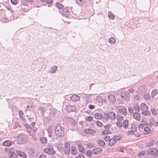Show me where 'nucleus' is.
<instances>
[{
    "label": "nucleus",
    "mask_w": 158,
    "mask_h": 158,
    "mask_svg": "<svg viewBox=\"0 0 158 158\" xmlns=\"http://www.w3.org/2000/svg\"><path fill=\"white\" fill-rule=\"evenodd\" d=\"M96 125L97 127H101L103 126L102 123L99 121H97L96 122Z\"/></svg>",
    "instance_id": "obj_54"
},
{
    "label": "nucleus",
    "mask_w": 158,
    "mask_h": 158,
    "mask_svg": "<svg viewBox=\"0 0 158 158\" xmlns=\"http://www.w3.org/2000/svg\"><path fill=\"white\" fill-rule=\"evenodd\" d=\"M50 114L53 117H54L57 113V110L55 108H52L50 109Z\"/></svg>",
    "instance_id": "obj_30"
},
{
    "label": "nucleus",
    "mask_w": 158,
    "mask_h": 158,
    "mask_svg": "<svg viewBox=\"0 0 158 158\" xmlns=\"http://www.w3.org/2000/svg\"><path fill=\"white\" fill-rule=\"evenodd\" d=\"M111 127V125L110 124H107L104 126L105 129L106 130H108Z\"/></svg>",
    "instance_id": "obj_50"
},
{
    "label": "nucleus",
    "mask_w": 158,
    "mask_h": 158,
    "mask_svg": "<svg viewBox=\"0 0 158 158\" xmlns=\"http://www.w3.org/2000/svg\"><path fill=\"white\" fill-rule=\"evenodd\" d=\"M97 143L101 147H104L105 145V143L102 139H98L97 141Z\"/></svg>",
    "instance_id": "obj_27"
},
{
    "label": "nucleus",
    "mask_w": 158,
    "mask_h": 158,
    "mask_svg": "<svg viewBox=\"0 0 158 158\" xmlns=\"http://www.w3.org/2000/svg\"><path fill=\"white\" fill-rule=\"evenodd\" d=\"M133 108L135 111H140L139 107L137 105L133 106Z\"/></svg>",
    "instance_id": "obj_48"
},
{
    "label": "nucleus",
    "mask_w": 158,
    "mask_h": 158,
    "mask_svg": "<svg viewBox=\"0 0 158 158\" xmlns=\"http://www.w3.org/2000/svg\"><path fill=\"white\" fill-rule=\"evenodd\" d=\"M33 0H21V4L23 6H27L29 3L31 5L34 3Z\"/></svg>",
    "instance_id": "obj_12"
},
{
    "label": "nucleus",
    "mask_w": 158,
    "mask_h": 158,
    "mask_svg": "<svg viewBox=\"0 0 158 158\" xmlns=\"http://www.w3.org/2000/svg\"><path fill=\"white\" fill-rule=\"evenodd\" d=\"M40 142L42 144H45L47 142V139L46 138L41 137L40 138Z\"/></svg>",
    "instance_id": "obj_36"
},
{
    "label": "nucleus",
    "mask_w": 158,
    "mask_h": 158,
    "mask_svg": "<svg viewBox=\"0 0 158 158\" xmlns=\"http://www.w3.org/2000/svg\"><path fill=\"white\" fill-rule=\"evenodd\" d=\"M104 115V119H106V120L108 118L112 120H114L116 118L115 114L113 112L109 111L107 113H105Z\"/></svg>",
    "instance_id": "obj_4"
},
{
    "label": "nucleus",
    "mask_w": 158,
    "mask_h": 158,
    "mask_svg": "<svg viewBox=\"0 0 158 158\" xmlns=\"http://www.w3.org/2000/svg\"><path fill=\"white\" fill-rule=\"evenodd\" d=\"M122 136H119L118 135L114 136L113 138L115 139L116 142L117 140H120L122 138Z\"/></svg>",
    "instance_id": "obj_49"
},
{
    "label": "nucleus",
    "mask_w": 158,
    "mask_h": 158,
    "mask_svg": "<svg viewBox=\"0 0 158 158\" xmlns=\"http://www.w3.org/2000/svg\"><path fill=\"white\" fill-rule=\"evenodd\" d=\"M151 110L152 114L154 115H156L157 114V112L155 109H151Z\"/></svg>",
    "instance_id": "obj_59"
},
{
    "label": "nucleus",
    "mask_w": 158,
    "mask_h": 158,
    "mask_svg": "<svg viewBox=\"0 0 158 158\" xmlns=\"http://www.w3.org/2000/svg\"><path fill=\"white\" fill-rule=\"evenodd\" d=\"M96 100L99 102L102 103L103 102V99L101 96L99 95L96 98Z\"/></svg>",
    "instance_id": "obj_47"
},
{
    "label": "nucleus",
    "mask_w": 158,
    "mask_h": 158,
    "mask_svg": "<svg viewBox=\"0 0 158 158\" xmlns=\"http://www.w3.org/2000/svg\"><path fill=\"white\" fill-rule=\"evenodd\" d=\"M38 110L40 111L42 115L44 116L45 110L43 107L39 106L38 107Z\"/></svg>",
    "instance_id": "obj_33"
},
{
    "label": "nucleus",
    "mask_w": 158,
    "mask_h": 158,
    "mask_svg": "<svg viewBox=\"0 0 158 158\" xmlns=\"http://www.w3.org/2000/svg\"><path fill=\"white\" fill-rule=\"evenodd\" d=\"M93 118L91 116H89L86 117L85 120L87 121L90 122L93 120Z\"/></svg>",
    "instance_id": "obj_56"
},
{
    "label": "nucleus",
    "mask_w": 158,
    "mask_h": 158,
    "mask_svg": "<svg viewBox=\"0 0 158 158\" xmlns=\"http://www.w3.org/2000/svg\"><path fill=\"white\" fill-rule=\"evenodd\" d=\"M38 130V127H33L32 128L31 127L30 129L28 130V133L29 135L34 137Z\"/></svg>",
    "instance_id": "obj_9"
},
{
    "label": "nucleus",
    "mask_w": 158,
    "mask_h": 158,
    "mask_svg": "<svg viewBox=\"0 0 158 158\" xmlns=\"http://www.w3.org/2000/svg\"><path fill=\"white\" fill-rule=\"evenodd\" d=\"M55 133L58 138H62L64 134V128L59 124H56L55 126Z\"/></svg>",
    "instance_id": "obj_1"
},
{
    "label": "nucleus",
    "mask_w": 158,
    "mask_h": 158,
    "mask_svg": "<svg viewBox=\"0 0 158 158\" xmlns=\"http://www.w3.org/2000/svg\"><path fill=\"white\" fill-rule=\"evenodd\" d=\"M55 6L59 10H61L63 9L64 7V6L60 3L59 2H57L56 3Z\"/></svg>",
    "instance_id": "obj_31"
},
{
    "label": "nucleus",
    "mask_w": 158,
    "mask_h": 158,
    "mask_svg": "<svg viewBox=\"0 0 158 158\" xmlns=\"http://www.w3.org/2000/svg\"><path fill=\"white\" fill-rule=\"evenodd\" d=\"M116 143V141L113 138L111 139H110L109 142V146L112 147L115 145Z\"/></svg>",
    "instance_id": "obj_25"
},
{
    "label": "nucleus",
    "mask_w": 158,
    "mask_h": 158,
    "mask_svg": "<svg viewBox=\"0 0 158 158\" xmlns=\"http://www.w3.org/2000/svg\"><path fill=\"white\" fill-rule=\"evenodd\" d=\"M23 113L22 111L20 110L19 112V115L20 118L24 122H25V119L23 118Z\"/></svg>",
    "instance_id": "obj_40"
},
{
    "label": "nucleus",
    "mask_w": 158,
    "mask_h": 158,
    "mask_svg": "<svg viewBox=\"0 0 158 158\" xmlns=\"http://www.w3.org/2000/svg\"><path fill=\"white\" fill-rule=\"evenodd\" d=\"M25 127L26 128L27 132L28 131V130L30 129L31 127L28 125L27 124H24Z\"/></svg>",
    "instance_id": "obj_58"
},
{
    "label": "nucleus",
    "mask_w": 158,
    "mask_h": 158,
    "mask_svg": "<svg viewBox=\"0 0 158 158\" xmlns=\"http://www.w3.org/2000/svg\"><path fill=\"white\" fill-rule=\"evenodd\" d=\"M144 130L145 134L147 135L150 134L151 131V129L148 126H146L144 128Z\"/></svg>",
    "instance_id": "obj_35"
},
{
    "label": "nucleus",
    "mask_w": 158,
    "mask_h": 158,
    "mask_svg": "<svg viewBox=\"0 0 158 158\" xmlns=\"http://www.w3.org/2000/svg\"><path fill=\"white\" fill-rule=\"evenodd\" d=\"M128 111L131 114H132L133 113V109L131 107L128 108Z\"/></svg>",
    "instance_id": "obj_62"
},
{
    "label": "nucleus",
    "mask_w": 158,
    "mask_h": 158,
    "mask_svg": "<svg viewBox=\"0 0 158 158\" xmlns=\"http://www.w3.org/2000/svg\"><path fill=\"white\" fill-rule=\"evenodd\" d=\"M158 90H156V89L152 90L151 93L152 97L154 98L158 94Z\"/></svg>",
    "instance_id": "obj_41"
},
{
    "label": "nucleus",
    "mask_w": 158,
    "mask_h": 158,
    "mask_svg": "<svg viewBox=\"0 0 158 158\" xmlns=\"http://www.w3.org/2000/svg\"><path fill=\"white\" fill-rule=\"evenodd\" d=\"M12 143V141L7 140L3 142V145L4 146L10 147L11 146Z\"/></svg>",
    "instance_id": "obj_23"
},
{
    "label": "nucleus",
    "mask_w": 158,
    "mask_h": 158,
    "mask_svg": "<svg viewBox=\"0 0 158 158\" xmlns=\"http://www.w3.org/2000/svg\"><path fill=\"white\" fill-rule=\"evenodd\" d=\"M86 154L87 156L89 158L91 157L93 155L91 151L89 150L86 151Z\"/></svg>",
    "instance_id": "obj_43"
},
{
    "label": "nucleus",
    "mask_w": 158,
    "mask_h": 158,
    "mask_svg": "<svg viewBox=\"0 0 158 158\" xmlns=\"http://www.w3.org/2000/svg\"><path fill=\"white\" fill-rule=\"evenodd\" d=\"M155 142V141L154 140H152L150 141L149 143L147 144L146 146L147 147H150L151 146H152Z\"/></svg>",
    "instance_id": "obj_44"
},
{
    "label": "nucleus",
    "mask_w": 158,
    "mask_h": 158,
    "mask_svg": "<svg viewBox=\"0 0 158 158\" xmlns=\"http://www.w3.org/2000/svg\"><path fill=\"white\" fill-rule=\"evenodd\" d=\"M120 115L118 114L116 117L118 121L116 122V124L117 127L119 128H121L122 127V124L121 122L124 118L123 116Z\"/></svg>",
    "instance_id": "obj_7"
},
{
    "label": "nucleus",
    "mask_w": 158,
    "mask_h": 158,
    "mask_svg": "<svg viewBox=\"0 0 158 158\" xmlns=\"http://www.w3.org/2000/svg\"><path fill=\"white\" fill-rule=\"evenodd\" d=\"M16 152L17 154L21 157L23 158H27L26 154L24 152L19 150H17L16 151Z\"/></svg>",
    "instance_id": "obj_18"
},
{
    "label": "nucleus",
    "mask_w": 158,
    "mask_h": 158,
    "mask_svg": "<svg viewBox=\"0 0 158 158\" xmlns=\"http://www.w3.org/2000/svg\"><path fill=\"white\" fill-rule=\"evenodd\" d=\"M88 148H91L94 147V144L92 143H88L87 144Z\"/></svg>",
    "instance_id": "obj_57"
},
{
    "label": "nucleus",
    "mask_w": 158,
    "mask_h": 158,
    "mask_svg": "<svg viewBox=\"0 0 158 158\" xmlns=\"http://www.w3.org/2000/svg\"><path fill=\"white\" fill-rule=\"evenodd\" d=\"M64 151L66 155H69L70 153V145L68 142H66L64 145Z\"/></svg>",
    "instance_id": "obj_8"
},
{
    "label": "nucleus",
    "mask_w": 158,
    "mask_h": 158,
    "mask_svg": "<svg viewBox=\"0 0 158 158\" xmlns=\"http://www.w3.org/2000/svg\"><path fill=\"white\" fill-rule=\"evenodd\" d=\"M78 148L79 152H81L83 153L84 154L85 153V149L83 146L81 144L78 145Z\"/></svg>",
    "instance_id": "obj_26"
},
{
    "label": "nucleus",
    "mask_w": 158,
    "mask_h": 158,
    "mask_svg": "<svg viewBox=\"0 0 158 158\" xmlns=\"http://www.w3.org/2000/svg\"><path fill=\"white\" fill-rule=\"evenodd\" d=\"M57 67L56 65H53L51 68L50 70L48 71L49 73H55L57 69Z\"/></svg>",
    "instance_id": "obj_20"
},
{
    "label": "nucleus",
    "mask_w": 158,
    "mask_h": 158,
    "mask_svg": "<svg viewBox=\"0 0 158 158\" xmlns=\"http://www.w3.org/2000/svg\"><path fill=\"white\" fill-rule=\"evenodd\" d=\"M141 114L145 116L147 115L149 116L151 114L150 112L149 111H148V110L145 111V112H141Z\"/></svg>",
    "instance_id": "obj_45"
},
{
    "label": "nucleus",
    "mask_w": 158,
    "mask_h": 158,
    "mask_svg": "<svg viewBox=\"0 0 158 158\" xmlns=\"http://www.w3.org/2000/svg\"><path fill=\"white\" fill-rule=\"evenodd\" d=\"M44 120L45 121L46 123H48L51 120V118H50L49 116L47 117L44 118Z\"/></svg>",
    "instance_id": "obj_55"
},
{
    "label": "nucleus",
    "mask_w": 158,
    "mask_h": 158,
    "mask_svg": "<svg viewBox=\"0 0 158 158\" xmlns=\"http://www.w3.org/2000/svg\"><path fill=\"white\" fill-rule=\"evenodd\" d=\"M145 151H141L138 154V156H144L145 155Z\"/></svg>",
    "instance_id": "obj_61"
},
{
    "label": "nucleus",
    "mask_w": 158,
    "mask_h": 158,
    "mask_svg": "<svg viewBox=\"0 0 158 158\" xmlns=\"http://www.w3.org/2000/svg\"><path fill=\"white\" fill-rule=\"evenodd\" d=\"M146 151L148 154L151 155L153 157L156 158L158 156V149L156 148H150Z\"/></svg>",
    "instance_id": "obj_3"
},
{
    "label": "nucleus",
    "mask_w": 158,
    "mask_h": 158,
    "mask_svg": "<svg viewBox=\"0 0 158 158\" xmlns=\"http://www.w3.org/2000/svg\"><path fill=\"white\" fill-rule=\"evenodd\" d=\"M61 15L66 17H69L70 15V12L69 9L67 7H65L63 8Z\"/></svg>",
    "instance_id": "obj_10"
},
{
    "label": "nucleus",
    "mask_w": 158,
    "mask_h": 158,
    "mask_svg": "<svg viewBox=\"0 0 158 158\" xmlns=\"http://www.w3.org/2000/svg\"><path fill=\"white\" fill-rule=\"evenodd\" d=\"M47 131L48 136L51 137L52 136V127L51 126L48 127Z\"/></svg>",
    "instance_id": "obj_34"
},
{
    "label": "nucleus",
    "mask_w": 158,
    "mask_h": 158,
    "mask_svg": "<svg viewBox=\"0 0 158 158\" xmlns=\"http://www.w3.org/2000/svg\"><path fill=\"white\" fill-rule=\"evenodd\" d=\"M115 15H114L112 13L111 11H109L108 13V16L109 18L112 20L114 19L115 18Z\"/></svg>",
    "instance_id": "obj_37"
},
{
    "label": "nucleus",
    "mask_w": 158,
    "mask_h": 158,
    "mask_svg": "<svg viewBox=\"0 0 158 158\" xmlns=\"http://www.w3.org/2000/svg\"><path fill=\"white\" fill-rule=\"evenodd\" d=\"M57 148L58 150L60 152H62L64 150L63 147H62L60 145H58Z\"/></svg>",
    "instance_id": "obj_52"
},
{
    "label": "nucleus",
    "mask_w": 158,
    "mask_h": 158,
    "mask_svg": "<svg viewBox=\"0 0 158 158\" xmlns=\"http://www.w3.org/2000/svg\"><path fill=\"white\" fill-rule=\"evenodd\" d=\"M122 124L123 127L125 129H127L128 127L129 121L127 119H125L123 121Z\"/></svg>",
    "instance_id": "obj_24"
},
{
    "label": "nucleus",
    "mask_w": 158,
    "mask_h": 158,
    "mask_svg": "<svg viewBox=\"0 0 158 158\" xmlns=\"http://www.w3.org/2000/svg\"><path fill=\"white\" fill-rule=\"evenodd\" d=\"M71 153L72 154L75 155L77 153V149L75 146H72L71 147Z\"/></svg>",
    "instance_id": "obj_29"
},
{
    "label": "nucleus",
    "mask_w": 158,
    "mask_h": 158,
    "mask_svg": "<svg viewBox=\"0 0 158 158\" xmlns=\"http://www.w3.org/2000/svg\"><path fill=\"white\" fill-rule=\"evenodd\" d=\"M80 98V97L79 96L74 94L70 97V99L73 101L76 102L79 101Z\"/></svg>",
    "instance_id": "obj_19"
},
{
    "label": "nucleus",
    "mask_w": 158,
    "mask_h": 158,
    "mask_svg": "<svg viewBox=\"0 0 158 158\" xmlns=\"http://www.w3.org/2000/svg\"><path fill=\"white\" fill-rule=\"evenodd\" d=\"M133 117L135 119L137 120H139L140 119V114L138 112H135L134 113Z\"/></svg>",
    "instance_id": "obj_28"
},
{
    "label": "nucleus",
    "mask_w": 158,
    "mask_h": 158,
    "mask_svg": "<svg viewBox=\"0 0 158 158\" xmlns=\"http://www.w3.org/2000/svg\"><path fill=\"white\" fill-rule=\"evenodd\" d=\"M121 96L122 99L124 100H127L129 99L130 97V94L127 91L123 92L121 93Z\"/></svg>",
    "instance_id": "obj_11"
},
{
    "label": "nucleus",
    "mask_w": 158,
    "mask_h": 158,
    "mask_svg": "<svg viewBox=\"0 0 158 158\" xmlns=\"http://www.w3.org/2000/svg\"><path fill=\"white\" fill-rule=\"evenodd\" d=\"M102 151V149L100 148H97L93 149L92 152L94 154L96 155L101 153Z\"/></svg>",
    "instance_id": "obj_21"
},
{
    "label": "nucleus",
    "mask_w": 158,
    "mask_h": 158,
    "mask_svg": "<svg viewBox=\"0 0 158 158\" xmlns=\"http://www.w3.org/2000/svg\"><path fill=\"white\" fill-rule=\"evenodd\" d=\"M17 155L15 153L12 154L10 156V158H16Z\"/></svg>",
    "instance_id": "obj_63"
},
{
    "label": "nucleus",
    "mask_w": 158,
    "mask_h": 158,
    "mask_svg": "<svg viewBox=\"0 0 158 158\" xmlns=\"http://www.w3.org/2000/svg\"><path fill=\"white\" fill-rule=\"evenodd\" d=\"M44 152L48 154L52 155L54 153V151L52 148H47L44 149Z\"/></svg>",
    "instance_id": "obj_15"
},
{
    "label": "nucleus",
    "mask_w": 158,
    "mask_h": 158,
    "mask_svg": "<svg viewBox=\"0 0 158 158\" xmlns=\"http://www.w3.org/2000/svg\"><path fill=\"white\" fill-rule=\"evenodd\" d=\"M84 155L81 153H80L79 155L76 158H84Z\"/></svg>",
    "instance_id": "obj_64"
},
{
    "label": "nucleus",
    "mask_w": 158,
    "mask_h": 158,
    "mask_svg": "<svg viewBox=\"0 0 158 158\" xmlns=\"http://www.w3.org/2000/svg\"><path fill=\"white\" fill-rule=\"evenodd\" d=\"M76 3L80 6H85L86 3L85 0H75Z\"/></svg>",
    "instance_id": "obj_16"
},
{
    "label": "nucleus",
    "mask_w": 158,
    "mask_h": 158,
    "mask_svg": "<svg viewBox=\"0 0 158 158\" xmlns=\"http://www.w3.org/2000/svg\"><path fill=\"white\" fill-rule=\"evenodd\" d=\"M66 110L68 112H74L76 111V108L73 106L68 105L66 107Z\"/></svg>",
    "instance_id": "obj_14"
},
{
    "label": "nucleus",
    "mask_w": 158,
    "mask_h": 158,
    "mask_svg": "<svg viewBox=\"0 0 158 158\" xmlns=\"http://www.w3.org/2000/svg\"><path fill=\"white\" fill-rule=\"evenodd\" d=\"M141 109L142 112H145L148 110V106L144 103H142L140 105Z\"/></svg>",
    "instance_id": "obj_17"
},
{
    "label": "nucleus",
    "mask_w": 158,
    "mask_h": 158,
    "mask_svg": "<svg viewBox=\"0 0 158 158\" xmlns=\"http://www.w3.org/2000/svg\"><path fill=\"white\" fill-rule=\"evenodd\" d=\"M110 139V136L108 135H106L103 137V139L106 141H109Z\"/></svg>",
    "instance_id": "obj_53"
},
{
    "label": "nucleus",
    "mask_w": 158,
    "mask_h": 158,
    "mask_svg": "<svg viewBox=\"0 0 158 158\" xmlns=\"http://www.w3.org/2000/svg\"><path fill=\"white\" fill-rule=\"evenodd\" d=\"M11 2L13 5H15L17 3V0H10Z\"/></svg>",
    "instance_id": "obj_60"
},
{
    "label": "nucleus",
    "mask_w": 158,
    "mask_h": 158,
    "mask_svg": "<svg viewBox=\"0 0 158 158\" xmlns=\"http://www.w3.org/2000/svg\"><path fill=\"white\" fill-rule=\"evenodd\" d=\"M143 97L145 99L147 100H149L150 98L149 94L147 93H145L144 94Z\"/></svg>",
    "instance_id": "obj_39"
},
{
    "label": "nucleus",
    "mask_w": 158,
    "mask_h": 158,
    "mask_svg": "<svg viewBox=\"0 0 158 158\" xmlns=\"http://www.w3.org/2000/svg\"><path fill=\"white\" fill-rule=\"evenodd\" d=\"M109 42L111 44H114L115 43L116 40L114 37H111L109 38Z\"/></svg>",
    "instance_id": "obj_42"
},
{
    "label": "nucleus",
    "mask_w": 158,
    "mask_h": 158,
    "mask_svg": "<svg viewBox=\"0 0 158 158\" xmlns=\"http://www.w3.org/2000/svg\"><path fill=\"white\" fill-rule=\"evenodd\" d=\"M67 120L71 124H75V121L72 117H68Z\"/></svg>",
    "instance_id": "obj_38"
},
{
    "label": "nucleus",
    "mask_w": 158,
    "mask_h": 158,
    "mask_svg": "<svg viewBox=\"0 0 158 158\" xmlns=\"http://www.w3.org/2000/svg\"><path fill=\"white\" fill-rule=\"evenodd\" d=\"M84 132L87 134H92L96 133V131L94 129H86L84 130Z\"/></svg>",
    "instance_id": "obj_22"
},
{
    "label": "nucleus",
    "mask_w": 158,
    "mask_h": 158,
    "mask_svg": "<svg viewBox=\"0 0 158 158\" xmlns=\"http://www.w3.org/2000/svg\"><path fill=\"white\" fill-rule=\"evenodd\" d=\"M21 127L20 126H19V123L18 121H15L14 123V124L13 126L14 128L15 129L16 128L18 127Z\"/></svg>",
    "instance_id": "obj_51"
},
{
    "label": "nucleus",
    "mask_w": 158,
    "mask_h": 158,
    "mask_svg": "<svg viewBox=\"0 0 158 158\" xmlns=\"http://www.w3.org/2000/svg\"><path fill=\"white\" fill-rule=\"evenodd\" d=\"M131 130H129L127 131L128 135L133 134L135 132H136L137 130V127L136 124L135 123H132L131 124Z\"/></svg>",
    "instance_id": "obj_6"
},
{
    "label": "nucleus",
    "mask_w": 158,
    "mask_h": 158,
    "mask_svg": "<svg viewBox=\"0 0 158 158\" xmlns=\"http://www.w3.org/2000/svg\"><path fill=\"white\" fill-rule=\"evenodd\" d=\"M118 111L117 113L118 114H123L126 116L127 114V108L123 106H118Z\"/></svg>",
    "instance_id": "obj_5"
},
{
    "label": "nucleus",
    "mask_w": 158,
    "mask_h": 158,
    "mask_svg": "<svg viewBox=\"0 0 158 158\" xmlns=\"http://www.w3.org/2000/svg\"><path fill=\"white\" fill-rule=\"evenodd\" d=\"M16 140L17 144H22L27 142L28 139L25 135L19 134L18 136H16Z\"/></svg>",
    "instance_id": "obj_2"
},
{
    "label": "nucleus",
    "mask_w": 158,
    "mask_h": 158,
    "mask_svg": "<svg viewBox=\"0 0 158 158\" xmlns=\"http://www.w3.org/2000/svg\"><path fill=\"white\" fill-rule=\"evenodd\" d=\"M111 132L109 130H105L102 132V135H104L106 134H110Z\"/></svg>",
    "instance_id": "obj_46"
},
{
    "label": "nucleus",
    "mask_w": 158,
    "mask_h": 158,
    "mask_svg": "<svg viewBox=\"0 0 158 158\" xmlns=\"http://www.w3.org/2000/svg\"><path fill=\"white\" fill-rule=\"evenodd\" d=\"M94 118L98 119H100L102 118V114L99 113H95L94 115Z\"/></svg>",
    "instance_id": "obj_32"
},
{
    "label": "nucleus",
    "mask_w": 158,
    "mask_h": 158,
    "mask_svg": "<svg viewBox=\"0 0 158 158\" xmlns=\"http://www.w3.org/2000/svg\"><path fill=\"white\" fill-rule=\"evenodd\" d=\"M108 99L110 103L114 104L116 101V100L114 96L112 94H110L108 96Z\"/></svg>",
    "instance_id": "obj_13"
}]
</instances>
